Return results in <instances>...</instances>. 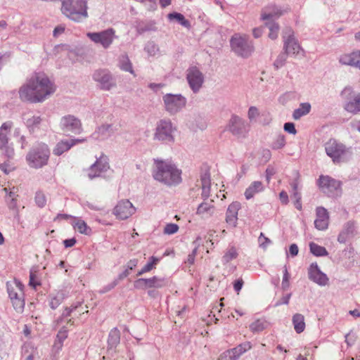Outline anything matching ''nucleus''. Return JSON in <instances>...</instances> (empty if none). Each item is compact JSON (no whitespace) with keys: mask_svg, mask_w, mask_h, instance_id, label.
<instances>
[{"mask_svg":"<svg viewBox=\"0 0 360 360\" xmlns=\"http://www.w3.org/2000/svg\"><path fill=\"white\" fill-rule=\"evenodd\" d=\"M56 90L54 82L43 72H34L27 77L18 90L22 101L31 103H42Z\"/></svg>","mask_w":360,"mask_h":360,"instance_id":"nucleus-1","label":"nucleus"},{"mask_svg":"<svg viewBox=\"0 0 360 360\" xmlns=\"http://www.w3.org/2000/svg\"><path fill=\"white\" fill-rule=\"evenodd\" d=\"M153 178L167 186H176L181 182V171L169 160H155Z\"/></svg>","mask_w":360,"mask_h":360,"instance_id":"nucleus-2","label":"nucleus"},{"mask_svg":"<svg viewBox=\"0 0 360 360\" xmlns=\"http://www.w3.org/2000/svg\"><path fill=\"white\" fill-rule=\"evenodd\" d=\"M323 146L326 155L335 165L348 162L352 158V148L335 139H330Z\"/></svg>","mask_w":360,"mask_h":360,"instance_id":"nucleus-3","label":"nucleus"},{"mask_svg":"<svg viewBox=\"0 0 360 360\" xmlns=\"http://www.w3.org/2000/svg\"><path fill=\"white\" fill-rule=\"evenodd\" d=\"M86 0H63L62 13L75 22H80L88 17Z\"/></svg>","mask_w":360,"mask_h":360,"instance_id":"nucleus-4","label":"nucleus"},{"mask_svg":"<svg viewBox=\"0 0 360 360\" xmlns=\"http://www.w3.org/2000/svg\"><path fill=\"white\" fill-rule=\"evenodd\" d=\"M50 150L44 143L32 148L27 155L28 165L33 168H41L48 162Z\"/></svg>","mask_w":360,"mask_h":360,"instance_id":"nucleus-5","label":"nucleus"},{"mask_svg":"<svg viewBox=\"0 0 360 360\" xmlns=\"http://www.w3.org/2000/svg\"><path fill=\"white\" fill-rule=\"evenodd\" d=\"M176 127L169 119H162L157 122L153 139L159 141L173 143Z\"/></svg>","mask_w":360,"mask_h":360,"instance_id":"nucleus-6","label":"nucleus"},{"mask_svg":"<svg viewBox=\"0 0 360 360\" xmlns=\"http://www.w3.org/2000/svg\"><path fill=\"white\" fill-rule=\"evenodd\" d=\"M162 102L165 110L175 115L186 107L187 99L181 94H166L162 96Z\"/></svg>","mask_w":360,"mask_h":360,"instance_id":"nucleus-7","label":"nucleus"},{"mask_svg":"<svg viewBox=\"0 0 360 360\" xmlns=\"http://www.w3.org/2000/svg\"><path fill=\"white\" fill-rule=\"evenodd\" d=\"M233 51L243 58L249 57L254 51L253 44L245 35L235 34L231 39Z\"/></svg>","mask_w":360,"mask_h":360,"instance_id":"nucleus-8","label":"nucleus"},{"mask_svg":"<svg viewBox=\"0 0 360 360\" xmlns=\"http://www.w3.org/2000/svg\"><path fill=\"white\" fill-rule=\"evenodd\" d=\"M345 100V109L350 113L357 114L360 112V92H356L351 86H346L341 92Z\"/></svg>","mask_w":360,"mask_h":360,"instance_id":"nucleus-9","label":"nucleus"},{"mask_svg":"<svg viewBox=\"0 0 360 360\" xmlns=\"http://www.w3.org/2000/svg\"><path fill=\"white\" fill-rule=\"evenodd\" d=\"M86 36L95 44L101 45L103 49H108L116 38L115 31L112 28L98 32H88Z\"/></svg>","mask_w":360,"mask_h":360,"instance_id":"nucleus-10","label":"nucleus"},{"mask_svg":"<svg viewBox=\"0 0 360 360\" xmlns=\"http://www.w3.org/2000/svg\"><path fill=\"white\" fill-rule=\"evenodd\" d=\"M59 127L65 134H79L82 131L81 120L72 115L63 116L60 120Z\"/></svg>","mask_w":360,"mask_h":360,"instance_id":"nucleus-11","label":"nucleus"},{"mask_svg":"<svg viewBox=\"0 0 360 360\" xmlns=\"http://www.w3.org/2000/svg\"><path fill=\"white\" fill-rule=\"evenodd\" d=\"M318 185L328 196L335 197L340 193V182L329 176L321 175L318 179Z\"/></svg>","mask_w":360,"mask_h":360,"instance_id":"nucleus-12","label":"nucleus"},{"mask_svg":"<svg viewBox=\"0 0 360 360\" xmlns=\"http://www.w3.org/2000/svg\"><path fill=\"white\" fill-rule=\"evenodd\" d=\"M186 79L194 94L199 92L205 80L203 74L195 66H191L186 70Z\"/></svg>","mask_w":360,"mask_h":360,"instance_id":"nucleus-13","label":"nucleus"},{"mask_svg":"<svg viewBox=\"0 0 360 360\" xmlns=\"http://www.w3.org/2000/svg\"><path fill=\"white\" fill-rule=\"evenodd\" d=\"M110 169L108 158L102 155L96 161L91 165L87 171V175L90 179L103 176Z\"/></svg>","mask_w":360,"mask_h":360,"instance_id":"nucleus-14","label":"nucleus"},{"mask_svg":"<svg viewBox=\"0 0 360 360\" xmlns=\"http://www.w3.org/2000/svg\"><path fill=\"white\" fill-rule=\"evenodd\" d=\"M165 278L153 276L149 278H139L134 281V285L136 289L162 288L168 285Z\"/></svg>","mask_w":360,"mask_h":360,"instance_id":"nucleus-15","label":"nucleus"},{"mask_svg":"<svg viewBox=\"0 0 360 360\" xmlns=\"http://www.w3.org/2000/svg\"><path fill=\"white\" fill-rule=\"evenodd\" d=\"M136 212V208L129 200L119 201L113 210V214L119 219H127Z\"/></svg>","mask_w":360,"mask_h":360,"instance_id":"nucleus-16","label":"nucleus"},{"mask_svg":"<svg viewBox=\"0 0 360 360\" xmlns=\"http://www.w3.org/2000/svg\"><path fill=\"white\" fill-rule=\"evenodd\" d=\"M309 279L320 286L328 285L329 278L319 269L317 263H311L308 269Z\"/></svg>","mask_w":360,"mask_h":360,"instance_id":"nucleus-17","label":"nucleus"},{"mask_svg":"<svg viewBox=\"0 0 360 360\" xmlns=\"http://www.w3.org/2000/svg\"><path fill=\"white\" fill-rule=\"evenodd\" d=\"M94 81L101 84V89L104 90H110L115 86V83L110 72L106 70H98L93 74Z\"/></svg>","mask_w":360,"mask_h":360,"instance_id":"nucleus-18","label":"nucleus"},{"mask_svg":"<svg viewBox=\"0 0 360 360\" xmlns=\"http://www.w3.org/2000/svg\"><path fill=\"white\" fill-rule=\"evenodd\" d=\"M227 129L233 135L243 136L247 131V124L245 121L238 115H232L229 121Z\"/></svg>","mask_w":360,"mask_h":360,"instance_id":"nucleus-19","label":"nucleus"},{"mask_svg":"<svg viewBox=\"0 0 360 360\" xmlns=\"http://www.w3.org/2000/svg\"><path fill=\"white\" fill-rule=\"evenodd\" d=\"M290 34L287 38L285 37L283 49L284 51L290 56H297L300 51L303 52L298 41L291 34V30L289 31Z\"/></svg>","mask_w":360,"mask_h":360,"instance_id":"nucleus-20","label":"nucleus"},{"mask_svg":"<svg viewBox=\"0 0 360 360\" xmlns=\"http://www.w3.org/2000/svg\"><path fill=\"white\" fill-rule=\"evenodd\" d=\"M316 218L314 221L316 229L324 231L328 229L329 224V214L326 209L323 207H318L316 209Z\"/></svg>","mask_w":360,"mask_h":360,"instance_id":"nucleus-21","label":"nucleus"},{"mask_svg":"<svg viewBox=\"0 0 360 360\" xmlns=\"http://www.w3.org/2000/svg\"><path fill=\"white\" fill-rule=\"evenodd\" d=\"M339 63L344 65H349L360 70V51L343 53L339 57Z\"/></svg>","mask_w":360,"mask_h":360,"instance_id":"nucleus-22","label":"nucleus"},{"mask_svg":"<svg viewBox=\"0 0 360 360\" xmlns=\"http://www.w3.org/2000/svg\"><path fill=\"white\" fill-rule=\"evenodd\" d=\"M22 120L30 132H34L39 129L43 121V118L40 115H34L32 112H25Z\"/></svg>","mask_w":360,"mask_h":360,"instance_id":"nucleus-23","label":"nucleus"},{"mask_svg":"<svg viewBox=\"0 0 360 360\" xmlns=\"http://www.w3.org/2000/svg\"><path fill=\"white\" fill-rule=\"evenodd\" d=\"M6 285L11 300L24 298V285L20 281L15 279L13 281L8 282Z\"/></svg>","mask_w":360,"mask_h":360,"instance_id":"nucleus-24","label":"nucleus"},{"mask_svg":"<svg viewBox=\"0 0 360 360\" xmlns=\"http://www.w3.org/2000/svg\"><path fill=\"white\" fill-rule=\"evenodd\" d=\"M215 213V207L213 200L204 201L200 203L196 210V214L201 219H207Z\"/></svg>","mask_w":360,"mask_h":360,"instance_id":"nucleus-25","label":"nucleus"},{"mask_svg":"<svg viewBox=\"0 0 360 360\" xmlns=\"http://www.w3.org/2000/svg\"><path fill=\"white\" fill-rule=\"evenodd\" d=\"M240 207V205L238 202H232L228 207L226 214V223L233 226L236 227L238 221V212Z\"/></svg>","mask_w":360,"mask_h":360,"instance_id":"nucleus-26","label":"nucleus"},{"mask_svg":"<svg viewBox=\"0 0 360 360\" xmlns=\"http://www.w3.org/2000/svg\"><path fill=\"white\" fill-rule=\"evenodd\" d=\"M115 132V129L112 124H105L99 127L93 134L95 139L103 141L110 137Z\"/></svg>","mask_w":360,"mask_h":360,"instance_id":"nucleus-27","label":"nucleus"},{"mask_svg":"<svg viewBox=\"0 0 360 360\" xmlns=\"http://www.w3.org/2000/svg\"><path fill=\"white\" fill-rule=\"evenodd\" d=\"M283 15V11L274 5H270L265 7L261 14L262 20H274Z\"/></svg>","mask_w":360,"mask_h":360,"instance_id":"nucleus-28","label":"nucleus"},{"mask_svg":"<svg viewBox=\"0 0 360 360\" xmlns=\"http://www.w3.org/2000/svg\"><path fill=\"white\" fill-rule=\"evenodd\" d=\"M200 185L202 189V198L207 200L210 195L211 179L210 174L208 171H205L200 175Z\"/></svg>","mask_w":360,"mask_h":360,"instance_id":"nucleus-29","label":"nucleus"},{"mask_svg":"<svg viewBox=\"0 0 360 360\" xmlns=\"http://www.w3.org/2000/svg\"><path fill=\"white\" fill-rule=\"evenodd\" d=\"M264 190V186L262 181H255L246 188L245 196L247 200L252 198L256 194L262 192Z\"/></svg>","mask_w":360,"mask_h":360,"instance_id":"nucleus-30","label":"nucleus"},{"mask_svg":"<svg viewBox=\"0 0 360 360\" xmlns=\"http://www.w3.org/2000/svg\"><path fill=\"white\" fill-rule=\"evenodd\" d=\"M12 127V122H4L0 127V149L3 150L8 143V134Z\"/></svg>","mask_w":360,"mask_h":360,"instance_id":"nucleus-31","label":"nucleus"},{"mask_svg":"<svg viewBox=\"0 0 360 360\" xmlns=\"http://www.w3.org/2000/svg\"><path fill=\"white\" fill-rule=\"evenodd\" d=\"M67 293L65 290H59L50 295L49 305L51 309H56L67 297Z\"/></svg>","mask_w":360,"mask_h":360,"instance_id":"nucleus-32","label":"nucleus"},{"mask_svg":"<svg viewBox=\"0 0 360 360\" xmlns=\"http://www.w3.org/2000/svg\"><path fill=\"white\" fill-rule=\"evenodd\" d=\"M311 106L309 103H302L299 107L293 111L292 117L295 120H300L302 117L310 112Z\"/></svg>","mask_w":360,"mask_h":360,"instance_id":"nucleus-33","label":"nucleus"},{"mask_svg":"<svg viewBox=\"0 0 360 360\" xmlns=\"http://www.w3.org/2000/svg\"><path fill=\"white\" fill-rule=\"evenodd\" d=\"M252 348V345L250 342H245L243 343L240 344L237 347L232 348L230 349L232 355L235 358L236 360H238L239 357L247 351L250 350Z\"/></svg>","mask_w":360,"mask_h":360,"instance_id":"nucleus-34","label":"nucleus"},{"mask_svg":"<svg viewBox=\"0 0 360 360\" xmlns=\"http://www.w3.org/2000/svg\"><path fill=\"white\" fill-rule=\"evenodd\" d=\"M73 146L74 143L70 142V140H62L56 144L53 153L54 155L59 156L70 149Z\"/></svg>","mask_w":360,"mask_h":360,"instance_id":"nucleus-35","label":"nucleus"},{"mask_svg":"<svg viewBox=\"0 0 360 360\" xmlns=\"http://www.w3.org/2000/svg\"><path fill=\"white\" fill-rule=\"evenodd\" d=\"M118 65L122 70L134 75L132 63L127 54H122L120 56Z\"/></svg>","mask_w":360,"mask_h":360,"instance_id":"nucleus-36","label":"nucleus"},{"mask_svg":"<svg viewBox=\"0 0 360 360\" xmlns=\"http://www.w3.org/2000/svg\"><path fill=\"white\" fill-rule=\"evenodd\" d=\"M292 323L294 326L295 330L297 333H300L304 331L305 328L304 317L301 314H295L292 316Z\"/></svg>","mask_w":360,"mask_h":360,"instance_id":"nucleus-37","label":"nucleus"},{"mask_svg":"<svg viewBox=\"0 0 360 360\" xmlns=\"http://www.w3.org/2000/svg\"><path fill=\"white\" fill-rule=\"evenodd\" d=\"M120 333L117 328H112L108 335V343L110 348H114L120 343Z\"/></svg>","mask_w":360,"mask_h":360,"instance_id":"nucleus-38","label":"nucleus"},{"mask_svg":"<svg viewBox=\"0 0 360 360\" xmlns=\"http://www.w3.org/2000/svg\"><path fill=\"white\" fill-rule=\"evenodd\" d=\"M167 18L172 21V20H176L177 21L180 25L182 26L188 28L191 26L190 22L185 18L184 15H182L180 13H171L167 15Z\"/></svg>","mask_w":360,"mask_h":360,"instance_id":"nucleus-39","label":"nucleus"},{"mask_svg":"<svg viewBox=\"0 0 360 360\" xmlns=\"http://www.w3.org/2000/svg\"><path fill=\"white\" fill-rule=\"evenodd\" d=\"M309 245L310 252L314 256L323 257L328 255L327 250L323 246L319 245L314 242H311Z\"/></svg>","mask_w":360,"mask_h":360,"instance_id":"nucleus-40","label":"nucleus"},{"mask_svg":"<svg viewBox=\"0 0 360 360\" xmlns=\"http://www.w3.org/2000/svg\"><path fill=\"white\" fill-rule=\"evenodd\" d=\"M72 225L74 229L78 231L80 233L89 235L91 232V228L89 227L84 221L82 219H77Z\"/></svg>","mask_w":360,"mask_h":360,"instance_id":"nucleus-41","label":"nucleus"},{"mask_svg":"<svg viewBox=\"0 0 360 360\" xmlns=\"http://www.w3.org/2000/svg\"><path fill=\"white\" fill-rule=\"evenodd\" d=\"M265 25L269 30V37L271 39H276L278 37L279 25L274 20H265Z\"/></svg>","mask_w":360,"mask_h":360,"instance_id":"nucleus-42","label":"nucleus"},{"mask_svg":"<svg viewBox=\"0 0 360 360\" xmlns=\"http://www.w3.org/2000/svg\"><path fill=\"white\" fill-rule=\"evenodd\" d=\"M238 254L235 247L232 246L229 248L224 253L222 257V262L225 264L229 263L233 259H235L238 257Z\"/></svg>","mask_w":360,"mask_h":360,"instance_id":"nucleus-43","label":"nucleus"},{"mask_svg":"<svg viewBox=\"0 0 360 360\" xmlns=\"http://www.w3.org/2000/svg\"><path fill=\"white\" fill-rule=\"evenodd\" d=\"M285 146V138L283 134H278L275 136L274 141L271 144L273 150H279Z\"/></svg>","mask_w":360,"mask_h":360,"instance_id":"nucleus-44","label":"nucleus"},{"mask_svg":"<svg viewBox=\"0 0 360 360\" xmlns=\"http://www.w3.org/2000/svg\"><path fill=\"white\" fill-rule=\"evenodd\" d=\"M159 259L155 257H151L150 261L138 272L137 276H141L145 273L150 271L157 264Z\"/></svg>","mask_w":360,"mask_h":360,"instance_id":"nucleus-45","label":"nucleus"},{"mask_svg":"<svg viewBox=\"0 0 360 360\" xmlns=\"http://www.w3.org/2000/svg\"><path fill=\"white\" fill-rule=\"evenodd\" d=\"M266 321L257 319L250 324V328L254 333H259L262 331L266 328Z\"/></svg>","mask_w":360,"mask_h":360,"instance_id":"nucleus-46","label":"nucleus"},{"mask_svg":"<svg viewBox=\"0 0 360 360\" xmlns=\"http://www.w3.org/2000/svg\"><path fill=\"white\" fill-rule=\"evenodd\" d=\"M24 352L29 354L25 360H34V357L38 355L37 349L34 348L31 344L25 345Z\"/></svg>","mask_w":360,"mask_h":360,"instance_id":"nucleus-47","label":"nucleus"},{"mask_svg":"<svg viewBox=\"0 0 360 360\" xmlns=\"http://www.w3.org/2000/svg\"><path fill=\"white\" fill-rule=\"evenodd\" d=\"M287 58L288 54L285 51L281 53L274 63V68L277 70L282 68L285 65Z\"/></svg>","mask_w":360,"mask_h":360,"instance_id":"nucleus-48","label":"nucleus"},{"mask_svg":"<svg viewBox=\"0 0 360 360\" xmlns=\"http://www.w3.org/2000/svg\"><path fill=\"white\" fill-rule=\"evenodd\" d=\"M41 285V282L37 277V271L32 269L30 272V281L29 285L33 288H36L37 286Z\"/></svg>","mask_w":360,"mask_h":360,"instance_id":"nucleus-49","label":"nucleus"},{"mask_svg":"<svg viewBox=\"0 0 360 360\" xmlns=\"http://www.w3.org/2000/svg\"><path fill=\"white\" fill-rule=\"evenodd\" d=\"M349 236H352L356 231V222L354 221H349L345 224L342 230Z\"/></svg>","mask_w":360,"mask_h":360,"instance_id":"nucleus-50","label":"nucleus"},{"mask_svg":"<svg viewBox=\"0 0 360 360\" xmlns=\"http://www.w3.org/2000/svg\"><path fill=\"white\" fill-rule=\"evenodd\" d=\"M34 200L39 207H44L46 204V198L41 191H37L35 194Z\"/></svg>","mask_w":360,"mask_h":360,"instance_id":"nucleus-51","label":"nucleus"},{"mask_svg":"<svg viewBox=\"0 0 360 360\" xmlns=\"http://www.w3.org/2000/svg\"><path fill=\"white\" fill-rule=\"evenodd\" d=\"M145 50L150 56H154L159 52V47L154 42L149 41L146 44Z\"/></svg>","mask_w":360,"mask_h":360,"instance_id":"nucleus-52","label":"nucleus"},{"mask_svg":"<svg viewBox=\"0 0 360 360\" xmlns=\"http://www.w3.org/2000/svg\"><path fill=\"white\" fill-rule=\"evenodd\" d=\"M13 306L15 310L18 312H22L25 307V300L24 298H20L11 300Z\"/></svg>","mask_w":360,"mask_h":360,"instance_id":"nucleus-53","label":"nucleus"},{"mask_svg":"<svg viewBox=\"0 0 360 360\" xmlns=\"http://www.w3.org/2000/svg\"><path fill=\"white\" fill-rule=\"evenodd\" d=\"M179 230V226L176 224H167L164 228V233L172 235L176 233Z\"/></svg>","mask_w":360,"mask_h":360,"instance_id":"nucleus-54","label":"nucleus"},{"mask_svg":"<svg viewBox=\"0 0 360 360\" xmlns=\"http://www.w3.org/2000/svg\"><path fill=\"white\" fill-rule=\"evenodd\" d=\"M289 279H290V274L288 271L287 266H285L284 271H283V280H282V283H281L282 288L283 290H287L289 288V286H290Z\"/></svg>","mask_w":360,"mask_h":360,"instance_id":"nucleus-55","label":"nucleus"},{"mask_svg":"<svg viewBox=\"0 0 360 360\" xmlns=\"http://www.w3.org/2000/svg\"><path fill=\"white\" fill-rule=\"evenodd\" d=\"M259 115V109L255 106H251L248 109V117L250 121L255 120Z\"/></svg>","mask_w":360,"mask_h":360,"instance_id":"nucleus-56","label":"nucleus"},{"mask_svg":"<svg viewBox=\"0 0 360 360\" xmlns=\"http://www.w3.org/2000/svg\"><path fill=\"white\" fill-rule=\"evenodd\" d=\"M68 329L67 326H63L58 331L56 340L58 341L64 342V340L68 338Z\"/></svg>","mask_w":360,"mask_h":360,"instance_id":"nucleus-57","label":"nucleus"},{"mask_svg":"<svg viewBox=\"0 0 360 360\" xmlns=\"http://www.w3.org/2000/svg\"><path fill=\"white\" fill-rule=\"evenodd\" d=\"M80 305V303L78 302L77 304L75 305H72L70 307H66L64 311L62 313V317H68L70 316L71 313L76 309Z\"/></svg>","mask_w":360,"mask_h":360,"instance_id":"nucleus-58","label":"nucleus"},{"mask_svg":"<svg viewBox=\"0 0 360 360\" xmlns=\"http://www.w3.org/2000/svg\"><path fill=\"white\" fill-rule=\"evenodd\" d=\"M283 129L285 131L290 134H295L297 133V130L295 129V124L292 122H286L284 124Z\"/></svg>","mask_w":360,"mask_h":360,"instance_id":"nucleus-59","label":"nucleus"},{"mask_svg":"<svg viewBox=\"0 0 360 360\" xmlns=\"http://www.w3.org/2000/svg\"><path fill=\"white\" fill-rule=\"evenodd\" d=\"M258 240L260 246L264 249L271 243V240L268 238L265 237L263 233H260Z\"/></svg>","mask_w":360,"mask_h":360,"instance_id":"nucleus-60","label":"nucleus"},{"mask_svg":"<svg viewBox=\"0 0 360 360\" xmlns=\"http://www.w3.org/2000/svg\"><path fill=\"white\" fill-rule=\"evenodd\" d=\"M218 360H236L230 349L220 354Z\"/></svg>","mask_w":360,"mask_h":360,"instance_id":"nucleus-61","label":"nucleus"},{"mask_svg":"<svg viewBox=\"0 0 360 360\" xmlns=\"http://www.w3.org/2000/svg\"><path fill=\"white\" fill-rule=\"evenodd\" d=\"M6 200L10 210H17V198H6Z\"/></svg>","mask_w":360,"mask_h":360,"instance_id":"nucleus-62","label":"nucleus"},{"mask_svg":"<svg viewBox=\"0 0 360 360\" xmlns=\"http://www.w3.org/2000/svg\"><path fill=\"white\" fill-rule=\"evenodd\" d=\"M117 284H118V281L117 280H114L112 283H110L108 284L107 285H105V287H103L101 292L105 293V292H107L111 290Z\"/></svg>","mask_w":360,"mask_h":360,"instance_id":"nucleus-63","label":"nucleus"},{"mask_svg":"<svg viewBox=\"0 0 360 360\" xmlns=\"http://www.w3.org/2000/svg\"><path fill=\"white\" fill-rule=\"evenodd\" d=\"M276 174V171L274 167L269 166L266 169V179L267 182L270 181L271 176Z\"/></svg>","mask_w":360,"mask_h":360,"instance_id":"nucleus-64","label":"nucleus"}]
</instances>
